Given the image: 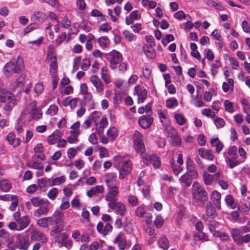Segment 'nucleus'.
<instances>
[{"label": "nucleus", "instance_id": "nucleus-1", "mask_svg": "<svg viewBox=\"0 0 250 250\" xmlns=\"http://www.w3.org/2000/svg\"><path fill=\"white\" fill-rule=\"evenodd\" d=\"M4 74L7 77L10 76L13 73H18L24 68L22 58L18 56L15 61H11L7 63L4 67Z\"/></svg>", "mask_w": 250, "mask_h": 250}, {"label": "nucleus", "instance_id": "nucleus-2", "mask_svg": "<svg viewBox=\"0 0 250 250\" xmlns=\"http://www.w3.org/2000/svg\"><path fill=\"white\" fill-rule=\"evenodd\" d=\"M0 102L7 103L4 107V109L7 111H11L16 104L14 95L5 89L0 90Z\"/></svg>", "mask_w": 250, "mask_h": 250}, {"label": "nucleus", "instance_id": "nucleus-3", "mask_svg": "<svg viewBox=\"0 0 250 250\" xmlns=\"http://www.w3.org/2000/svg\"><path fill=\"white\" fill-rule=\"evenodd\" d=\"M55 225L50 231L51 235L57 234L63 230L64 222L63 220V213L61 210H56L52 216Z\"/></svg>", "mask_w": 250, "mask_h": 250}, {"label": "nucleus", "instance_id": "nucleus-4", "mask_svg": "<svg viewBox=\"0 0 250 250\" xmlns=\"http://www.w3.org/2000/svg\"><path fill=\"white\" fill-rule=\"evenodd\" d=\"M192 194L194 199L197 202H204L207 200V192L197 182H194L193 184Z\"/></svg>", "mask_w": 250, "mask_h": 250}, {"label": "nucleus", "instance_id": "nucleus-5", "mask_svg": "<svg viewBox=\"0 0 250 250\" xmlns=\"http://www.w3.org/2000/svg\"><path fill=\"white\" fill-rule=\"evenodd\" d=\"M107 60L110 63V67L112 69H115L117 64L120 63L123 60L122 54L116 50H112L105 55Z\"/></svg>", "mask_w": 250, "mask_h": 250}, {"label": "nucleus", "instance_id": "nucleus-6", "mask_svg": "<svg viewBox=\"0 0 250 250\" xmlns=\"http://www.w3.org/2000/svg\"><path fill=\"white\" fill-rule=\"evenodd\" d=\"M198 176V173L196 169H189L184 174L179 178V181L182 184H185L186 187H189L193 179H196Z\"/></svg>", "mask_w": 250, "mask_h": 250}, {"label": "nucleus", "instance_id": "nucleus-7", "mask_svg": "<svg viewBox=\"0 0 250 250\" xmlns=\"http://www.w3.org/2000/svg\"><path fill=\"white\" fill-rule=\"evenodd\" d=\"M68 235L66 233H59L54 237L55 243H57L60 248L64 247L67 249H70L72 246V242L68 239Z\"/></svg>", "mask_w": 250, "mask_h": 250}, {"label": "nucleus", "instance_id": "nucleus-8", "mask_svg": "<svg viewBox=\"0 0 250 250\" xmlns=\"http://www.w3.org/2000/svg\"><path fill=\"white\" fill-rule=\"evenodd\" d=\"M46 61L50 62V73L54 78L58 69L57 61L56 57L50 51H48Z\"/></svg>", "mask_w": 250, "mask_h": 250}, {"label": "nucleus", "instance_id": "nucleus-9", "mask_svg": "<svg viewBox=\"0 0 250 250\" xmlns=\"http://www.w3.org/2000/svg\"><path fill=\"white\" fill-rule=\"evenodd\" d=\"M165 130L168 132L167 137L170 138L171 142L173 146H180L181 145V140L173 128L167 126Z\"/></svg>", "mask_w": 250, "mask_h": 250}, {"label": "nucleus", "instance_id": "nucleus-10", "mask_svg": "<svg viewBox=\"0 0 250 250\" xmlns=\"http://www.w3.org/2000/svg\"><path fill=\"white\" fill-rule=\"evenodd\" d=\"M108 207L114 210L115 212L121 216H124L126 213V208L125 205L120 202H114L112 203H108Z\"/></svg>", "mask_w": 250, "mask_h": 250}, {"label": "nucleus", "instance_id": "nucleus-11", "mask_svg": "<svg viewBox=\"0 0 250 250\" xmlns=\"http://www.w3.org/2000/svg\"><path fill=\"white\" fill-rule=\"evenodd\" d=\"M132 170V164L130 160L124 161L121 165L119 170V178L124 179L125 176L131 172Z\"/></svg>", "mask_w": 250, "mask_h": 250}, {"label": "nucleus", "instance_id": "nucleus-12", "mask_svg": "<svg viewBox=\"0 0 250 250\" xmlns=\"http://www.w3.org/2000/svg\"><path fill=\"white\" fill-rule=\"evenodd\" d=\"M43 156L40 154H35L32 158V164L30 162L27 163L29 167H31L34 169H38L39 170H42L43 166L42 162L43 161Z\"/></svg>", "mask_w": 250, "mask_h": 250}, {"label": "nucleus", "instance_id": "nucleus-13", "mask_svg": "<svg viewBox=\"0 0 250 250\" xmlns=\"http://www.w3.org/2000/svg\"><path fill=\"white\" fill-rule=\"evenodd\" d=\"M109 190L105 196V199L108 203H112L117 201L116 196L119 193L118 187H108Z\"/></svg>", "mask_w": 250, "mask_h": 250}, {"label": "nucleus", "instance_id": "nucleus-14", "mask_svg": "<svg viewBox=\"0 0 250 250\" xmlns=\"http://www.w3.org/2000/svg\"><path fill=\"white\" fill-rule=\"evenodd\" d=\"M143 136L138 131L134 133V147L136 151L144 149L145 146L143 140Z\"/></svg>", "mask_w": 250, "mask_h": 250}, {"label": "nucleus", "instance_id": "nucleus-15", "mask_svg": "<svg viewBox=\"0 0 250 250\" xmlns=\"http://www.w3.org/2000/svg\"><path fill=\"white\" fill-rule=\"evenodd\" d=\"M16 247L21 250H27L30 245L28 238L25 236H17Z\"/></svg>", "mask_w": 250, "mask_h": 250}, {"label": "nucleus", "instance_id": "nucleus-16", "mask_svg": "<svg viewBox=\"0 0 250 250\" xmlns=\"http://www.w3.org/2000/svg\"><path fill=\"white\" fill-rule=\"evenodd\" d=\"M147 91L143 89L141 85H137L134 89V94L138 96V103H143L147 97Z\"/></svg>", "mask_w": 250, "mask_h": 250}, {"label": "nucleus", "instance_id": "nucleus-17", "mask_svg": "<svg viewBox=\"0 0 250 250\" xmlns=\"http://www.w3.org/2000/svg\"><path fill=\"white\" fill-rule=\"evenodd\" d=\"M153 122V119L150 115H143L139 118L138 123L143 128H148Z\"/></svg>", "mask_w": 250, "mask_h": 250}, {"label": "nucleus", "instance_id": "nucleus-18", "mask_svg": "<svg viewBox=\"0 0 250 250\" xmlns=\"http://www.w3.org/2000/svg\"><path fill=\"white\" fill-rule=\"evenodd\" d=\"M29 108L31 109V117L32 119L37 120L42 116L41 110L36 105V102L34 101L29 105Z\"/></svg>", "mask_w": 250, "mask_h": 250}, {"label": "nucleus", "instance_id": "nucleus-19", "mask_svg": "<svg viewBox=\"0 0 250 250\" xmlns=\"http://www.w3.org/2000/svg\"><path fill=\"white\" fill-rule=\"evenodd\" d=\"M90 81L96 87V91L101 93L104 91V86L99 77L96 75H93L91 77Z\"/></svg>", "mask_w": 250, "mask_h": 250}, {"label": "nucleus", "instance_id": "nucleus-20", "mask_svg": "<svg viewBox=\"0 0 250 250\" xmlns=\"http://www.w3.org/2000/svg\"><path fill=\"white\" fill-rule=\"evenodd\" d=\"M31 239L33 241H39L42 243H45L47 240L45 235L42 231L36 229L32 231Z\"/></svg>", "mask_w": 250, "mask_h": 250}, {"label": "nucleus", "instance_id": "nucleus-21", "mask_svg": "<svg viewBox=\"0 0 250 250\" xmlns=\"http://www.w3.org/2000/svg\"><path fill=\"white\" fill-rule=\"evenodd\" d=\"M231 235L233 241L238 245H242V231L239 229H233L231 230Z\"/></svg>", "mask_w": 250, "mask_h": 250}, {"label": "nucleus", "instance_id": "nucleus-22", "mask_svg": "<svg viewBox=\"0 0 250 250\" xmlns=\"http://www.w3.org/2000/svg\"><path fill=\"white\" fill-rule=\"evenodd\" d=\"M198 153L200 156L203 159L209 161L213 160L214 155L211 149H205L204 148H201L198 149Z\"/></svg>", "mask_w": 250, "mask_h": 250}, {"label": "nucleus", "instance_id": "nucleus-23", "mask_svg": "<svg viewBox=\"0 0 250 250\" xmlns=\"http://www.w3.org/2000/svg\"><path fill=\"white\" fill-rule=\"evenodd\" d=\"M221 194L216 190H214L212 192L211 195V199L212 202L216 206V208L220 210L221 208Z\"/></svg>", "mask_w": 250, "mask_h": 250}, {"label": "nucleus", "instance_id": "nucleus-24", "mask_svg": "<svg viewBox=\"0 0 250 250\" xmlns=\"http://www.w3.org/2000/svg\"><path fill=\"white\" fill-rule=\"evenodd\" d=\"M115 244H118V248L121 250H124L126 246V242L124 234L120 233L114 240Z\"/></svg>", "mask_w": 250, "mask_h": 250}, {"label": "nucleus", "instance_id": "nucleus-25", "mask_svg": "<svg viewBox=\"0 0 250 250\" xmlns=\"http://www.w3.org/2000/svg\"><path fill=\"white\" fill-rule=\"evenodd\" d=\"M6 140L9 144L13 147H17L20 145V139L16 138L15 134L12 133H10L7 135Z\"/></svg>", "mask_w": 250, "mask_h": 250}, {"label": "nucleus", "instance_id": "nucleus-26", "mask_svg": "<svg viewBox=\"0 0 250 250\" xmlns=\"http://www.w3.org/2000/svg\"><path fill=\"white\" fill-rule=\"evenodd\" d=\"M116 175L114 173H109L106 176L105 182L108 187H116L115 186L116 183Z\"/></svg>", "mask_w": 250, "mask_h": 250}, {"label": "nucleus", "instance_id": "nucleus-27", "mask_svg": "<svg viewBox=\"0 0 250 250\" xmlns=\"http://www.w3.org/2000/svg\"><path fill=\"white\" fill-rule=\"evenodd\" d=\"M145 150V147H144V149L139 150V151H137V152L141 155L144 163L146 165H149L151 164V161L153 155H149L146 152Z\"/></svg>", "mask_w": 250, "mask_h": 250}, {"label": "nucleus", "instance_id": "nucleus-28", "mask_svg": "<svg viewBox=\"0 0 250 250\" xmlns=\"http://www.w3.org/2000/svg\"><path fill=\"white\" fill-rule=\"evenodd\" d=\"M49 210L48 204L44 205L40 207L34 212V215L36 217H39L42 215H46Z\"/></svg>", "mask_w": 250, "mask_h": 250}, {"label": "nucleus", "instance_id": "nucleus-29", "mask_svg": "<svg viewBox=\"0 0 250 250\" xmlns=\"http://www.w3.org/2000/svg\"><path fill=\"white\" fill-rule=\"evenodd\" d=\"M31 202L32 205L35 207H39L44 205L49 204V202L47 200H44L38 197H32L31 199Z\"/></svg>", "mask_w": 250, "mask_h": 250}, {"label": "nucleus", "instance_id": "nucleus-30", "mask_svg": "<svg viewBox=\"0 0 250 250\" xmlns=\"http://www.w3.org/2000/svg\"><path fill=\"white\" fill-rule=\"evenodd\" d=\"M238 156H231V157H226V162L230 168H233L239 165L240 163L237 160Z\"/></svg>", "mask_w": 250, "mask_h": 250}, {"label": "nucleus", "instance_id": "nucleus-31", "mask_svg": "<svg viewBox=\"0 0 250 250\" xmlns=\"http://www.w3.org/2000/svg\"><path fill=\"white\" fill-rule=\"evenodd\" d=\"M19 227V230H22L26 228L30 223V220L27 216H23L17 222Z\"/></svg>", "mask_w": 250, "mask_h": 250}, {"label": "nucleus", "instance_id": "nucleus-32", "mask_svg": "<svg viewBox=\"0 0 250 250\" xmlns=\"http://www.w3.org/2000/svg\"><path fill=\"white\" fill-rule=\"evenodd\" d=\"M47 16L42 12L36 11L32 17V20L37 21L38 22H42L46 18Z\"/></svg>", "mask_w": 250, "mask_h": 250}, {"label": "nucleus", "instance_id": "nucleus-33", "mask_svg": "<svg viewBox=\"0 0 250 250\" xmlns=\"http://www.w3.org/2000/svg\"><path fill=\"white\" fill-rule=\"evenodd\" d=\"M210 143L213 146L215 147V150L217 153H219L224 147V145L218 138L212 139Z\"/></svg>", "mask_w": 250, "mask_h": 250}, {"label": "nucleus", "instance_id": "nucleus-34", "mask_svg": "<svg viewBox=\"0 0 250 250\" xmlns=\"http://www.w3.org/2000/svg\"><path fill=\"white\" fill-rule=\"evenodd\" d=\"M206 213L208 216H215L216 210L211 202H208L206 205Z\"/></svg>", "mask_w": 250, "mask_h": 250}, {"label": "nucleus", "instance_id": "nucleus-35", "mask_svg": "<svg viewBox=\"0 0 250 250\" xmlns=\"http://www.w3.org/2000/svg\"><path fill=\"white\" fill-rule=\"evenodd\" d=\"M77 100L76 98L71 99L68 97L63 102V105L65 106H70L71 108H75L77 105Z\"/></svg>", "mask_w": 250, "mask_h": 250}, {"label": "nucleus", "instance_id": "nucleus-36", "mask_svg": "<svg viewBox=\"0 0 250 250\" xmlns=\"http://www.w3.org/2000/svg\"><path fill=\"white\" fill-rule=\"evenodd\" d=\"M159 244L160 247L164 250H167L169 248V241L164 235L160 238Z\"/></svg>", "mask_w": 250, "mask_h": 250}, {"label": "nucleus", "instance_id": "nucleus-37", "mask_svg": "<svg viewBox=\"0 0 250 250\" xmlns=\"http://www.w3.org/2000/svg\"><path fill=\"white\" fill-rule=\"evenodd\" d=\"M144 50L147 57L152 58L154 56V50L150 45H145L144 47Z\"/></svg>", "mask_w": 250, "mask_h": 250}, {"label": "nucleus", "instance_id": "nucleus-38", "mask_svg": "<svg viewBox=\"0 0 250 250\" xmlns=\"http://www.w3.org/2000/svg\"><path fill=\"white\" fill-rule=\"evenodd\" d=\"M11 186L7 180H1L0 182V188L3 191L7 192L11 188Z\"/></svg>", "mask_w": 250, "mask_h": 250}, {"label": "nucleus", "instance_id": "nucleus-39", "mask_svg": "<svg viewBox=\"0 0 250 250\" xmlns=\"http://www.w3.org/2000/svg\"><path fill=\"white\" fill-rule=\"evenodd\" d=\"M170 164L172 170L175 175H178L181 171H182L183 168H182L181 166H178L176 165L173 159L170 161Z\"/></svg>", "mask_w": 250, "mask_h": 250}, {"label": "nucleus", "instance_id": "nucleus-40", "mask_svg": "<svg viewBox=\"0 0 250 250\" xmlns=\"http://www.w3.org/2000/svg\"><path fill=\"white\" fill-rule=\"evenodd\" d=\"M102 78L104 81V82L106 83H110L111 81L109 77V75L108 74V71L107 68L106 67H103L102 68Z\"/></svg>", "mask_w": 250, "mask_h": 250}, {"label": "nucleus", "instance_id": "nucleus-41", "mask_svg": "<svg viewBox=\"0 0 250 250\" xmlns=\"http://www.w3.org/2000/svg\"><path fill=\"white\" fill-rule=\"evenodd\" d=\"M127 200L129 204L133 207H136L138 205L139 200L138 198L135 196H133L131 194L128 195Z\"/></svg>", "mask_w": 250, "mask_h": 250}, {"label": "nucleus", "instance_id": "nucleus-42", "mask_svg": "<svg viewBox=\"0 0 250 250\" xmlns=\"http://www.w3.org/2000/svg\"><path fill=\"white\" fill-rule=\"evenodd\" d=\"M178 105V102L174 98H170L166 101V106L169 108H174Z\"/></svg>", "mask_w": 250, "mask_h": 250}, {"label": "nucleus", "instance_id": "nucleus-43", "mask_svg": "<svg viewBox=\"0 0 250 250\" xmlns=\"http://www.w3.org/2000/svg\"><path fill=\"white\" fill-rule=\"evenodd\" d=\"M225 201L227 205L232 209H234L236 208L233 198L231 195H227L226 196Z\"/></svg>", "mask_w": 250, "mask_h": 250}, {"label": "nucleus", "instance_id": "nucleus-44", "mask_svg": "<svg viewBox=\"0 0 250 250\" xmlns=\"http://www.w3.org/2000/svg\"><path fill=\"white\" fill-rule=\"evenodd\" d=\"M107 135L112 141L114 140L118 135L116 128L114 127L110 128L107 131Z\"/></svg>", "mask_w": 250, "mask_h": 250}, {"label": "nucleus", "instance_id": "nucleus-45", "mask_svg": "<svg viewBox=\"0 0 250 250\" xmlns=\"http://www.w3.org/2000/svg\"><path fill=\"white\" fill-rule=\"evenodd\" d=\"M203 179L205 184L209 185L211 184L214 179V176L205 172L204 173Z\"/></svg>", "mask_w": 250, "mask_h": 250}, {"label": "nucleus", "instance_id": "nucleus-46", "mask_svg": "<svg viewBox=\"0 0 250 250\" xmlns=\"http://www.w3.org/2000/svg\"><path fill=\"white\" fill-rule=\"evenodd\" d=\"M37 225L40 227L48 229L46 217L38 219L37 221Z\"/></svg>", "mask_w": 250, "mask_h": 250}, {"label": "nucleus", "instance_id": "nucleus-47", "mask_svg": "<svg viewBox=\"0 0 250 250\" xmlns=\"http://www.w3.org/2000/svg\"><path fill=\"white\" fill-rule=\"evenodd\" d=\"M176 123L180 125H182L186 123V119L180 114H176L174 115Z\"/></svg>", "mask_w": 250, "mask_h": 250}, {"label": "nucleus", "instance_id": "nucleus-48", "mask_svg": "<svg viewBox=\"0 0 250 250\" xmlns=\"http://www.w3.org/2000/svg\"><path fill=\"white\" fill-rule=\"evenodd\" d=\"M135 213L137 216L143 217L146 212L143 206H139L136 209Z\"/></svg>", "mask_w": 250, "mask_h": 250}, {"label": "nucleus", "instance_id": "nucleus-49", "mask_svg": "<svg viewBox=\"0 0 250 250\" xmlns=\"http://www.w3.org/2000/svg\"><path fill=\"white\" fill-rule=\"evenodd\" d=\"M65 181V178L64 176L57 177L52 180V182L50 184V186L59 185L60 184L63 183Z\"/></svg>", "mask_w": 250, "mask_h": 250}, {"label": "nucleus", "instance_id": "nucleus-50", "mask_svg": "<svg viewBox=\"0 0 250 250\" xmlns=\"http://www.w3.org/2000/svg\"><path fill=\"white\" fill-rule=\"evenodd\" d=\"M98 42L100 45L102 47L107 46L109 43V40L106 37H101L99 38Z\"/></svg>", "mask_w": 250, "mask_h": 250}, {"label": "nucleus", "instance_id": "nucleus-51", "mask_svg": "<svg viewBox=\"0 0 250 250\" xmlns=\"http://www.w3.org/2000/svg\"><path fill=\"white\" fill-rule=\"evenodd\" d=\"M164 223V220L161 216L158 215L156 216L154 221V224L157 228H160L162 227Z\"/></svg>", "mask_w": 250, "mask_h": 250}, {"label": "nucleus", "instance_id": "nucleus-52", "mask_svg": "<svg viewBox=\"0 0 250 250\" xmlns=\"http://www.w3.org/2000/svg\"><path fill=\"white\" fill-rule=\"evenodd\" d=\"M58 189L56 188H52L48 192L47 196L51 200H53L58 194Z\"/></svg>", "mask_w": 250, "mask_h": 250}, {"label": "nucleus", "instance_id": "nucleus-53", "mask_svg": "<svg viewBox=\"0 0 250 250\" xmlns=\"http://www.w3.org/2000/svg\"><path fill=\"white\" fill-rule=\"evenodd\" d=\"M151 164H152L155 168H158L161 164L160 159L156 155H153L152 157Z\"/></svg>", "mask_w": 250, "mask_h": 250}, {"label": "nucleus", "instance_id": "nucleus-54", "mask_svg": "<svg viewBox=\"0 0 250 250\" xmlns=\"http://www.w3.org/2000/svg\"><path fill=\"white\" fill-rule=\"evenodd\" d=\"M224 105L225 107V110L230 113L234 112V110L233 107L232 103L230 102L228 100H226L224 102Z\"/></svg>", "mask_w": 250, "mask_h": 250}, {"label": "nucleus", "instance_id": "nucleus-55", "mask_svg": "<svg viewBox=\"0 0 250 250\" xmlns=\"http://www.w3.org/2000/svg\"><path fill=\"white\" fill-rule=\"evenodd\" d=\"M202 114L207 117H211V118H214L215 116V112L212 111L211 109L209 108L204 109L202 111Z\"/></svg>", "mask_w": 250, "mask_h": 250}, {"label": "nucleus", "instance_id": "nucleus-56", "mask_svg": "<svg viewBox=\"0 0 250 250\" xmlns=\"http://www.w3.org/2000/svg\"><path fill=\"white\" fill-rule=\"evenodd\" d=\"M35 154H40L42 156H44L43 154V146L42 144H38L34 148Z\"/></svg>", "mask_w": 250, "mask_h": 250}, {"label": "nucleus", "instance_id": "nucleus-57", "mask_svg": "<svg viewBox=\"0 0 250 250\" xmlns=\"http://www.w3.org/2000/svg\"><path fill=\"white\" fill-rule=\"evenodd\" d=\"M237 148L235 146H230L228 150V154L230 156H238L236 152Z\"/></svg>", "mask_w": 250, "mask_h": 250}, {"label": "nucleus", "instance_id": "nucleus-58", "mask_svg": "<svg viewBox=\"0 0 250 250\" xmlns=\"http://www.w3.org/2000/svg\"><path fill=\"white\" fill-rule=\"evenodd\" d=\"M216 126L217 128H221L225 125V121L222 118H217L214 120Z\"/></svg>", "mask_w": 250, "mask_h": 250}, {"label": "nucleus", "instance_id": "nucleus-59", "mask_svg": "<svg viewBox=\"0 0 250 250\" xmlns=\"http://www.w3.org/2000/svg\"><path fill=\"white\" fill-rule=\"evenodd\" d=\"M174 40L173 36L171 34H167L166 36L165 39L162 40V43L164 45H166L168 43Z\"/></svg>", "mask_w": 250, "mask_h": 250}, {"label": "nucleus", "instance_id": "nucleus-60", "mask_svg": "<svg viewBox=\"0 0 250 250\" xmlns=\"http://www.w3.org/2000/svg\"><path fill=\"white\" fill-rule=\"evenodd\" d=\"M90 65V62L88 59H85L83 60L81 65V69L83 70H86Z\"/></svg>", "mask_w": 250, "mask_h": 250}, {"label": "nucleus", "instance_id": "nucleus-61", "mask_svg": "<svg viewBox=\"0 0 250 250\" xmlns=\"http://www.w3.org/2000/svg\"><path fill=\"white\" fill-rule=\"evenodd\" d=\"M217 224V222L215 221H210L209 222L208 226L211 232H214V233H216V226Z\"/></svg>", "mask_w": 250, "mask_h": 250}, {"label": "nucleus", "instance_id": "nucleus-62", "mask_svg": "<svg viewBox=\"0 0 250 250\" xmlns=\"http://www.w3.org/2000/svg\"><path fill=\"white\" fill-rule=\"evenodd\" d=\"M213 235L217 237L219 236L222 241H227L229 239V236L228 234L225 232L220 233L219 232H216L215 233H213Z\"/></svg>", "mask_w": 250, "mask_h": 250}, {"label": "nucleus", "instance_id": "nucleus-63", "mask_svg": "<svg viewBox=\"0 0 250 250\" xmlns=\"http://www.w3.org/2000/svg\"><path fill=\"white\" fill-rule=\"evenodd\" d=\"M77 154V150L75 148H70L67 151V155L69 159L73 158Z\"/></svg>", "mask_w": 250, "mask_h": 250}, {"label": "nucleus", "instance_id": "nucleus-64", "mask_svg": "<svg viewBox=\"0 0 250 250\" xmlns=\"http://www.w3.org/2000/svg\"><path fill=\"white\" fill-rule=\"evenodd\" d=\"M111 29V27L110 25L107 23L105 22L103 24H102L100 27V30L105 32H108Z\"/></svg>", "mask_w": 250, "mask_h": 250}]
</instances>
